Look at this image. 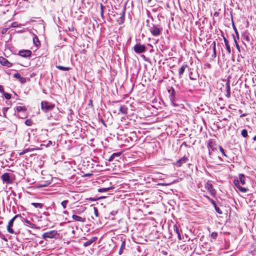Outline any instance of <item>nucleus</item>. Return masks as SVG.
I'll return each instance as SVG.
<instances>
[{"mask_svg":"<svg viewBox=\"0 0 256 256\" xmlns=\"http://www.w3.org/2000/svg\"><path fill=\"white\" fill-rule=\"evenodd\" d=\"M18 218H21L20 214H16L8 222V224L6 226V230L8 233L10 234H13L14 233V230L12 228V226H14V221Z\"/></svg>","mask_w":256,"mask_h":256,"instance_id":"obj_1","label":"nucleus"},{"mask_svg":"<svg viewBox=\"0 0 256 256\" xmlns=\"http://www.w3.org/2000/svg\"><path fill=\"white\" fill-rule=\"evenodd\" d=\"M54 106L55 105L54 104L48 102H41L42 110L44 112H47L48 111L53 110Z\"/></svg>","mask_w":256,"mask_h":256,"instance_id":"obj_2","label":"nucleus"},{"mask_svg":"<svg viewBox=\"0 0 256 256\" xmlns=\"http://www.w3.org/2000/svg\"><path fill=\"white\" fill-rule=\"evenodd\" d=\"M204 188L208 191L210 196L213 197L216 196V190L213 188L212 184L210 182L208 181L204 184Z\"/></svg>","mask_w":256,"mask_h":256,"instance_id":"obj_3","label":"nucleus"},{"mask_svg":"<svg viewBox=\"0 0 256 256\" xmlns=\"http://www.w3.org/2000/svg\"><path fill=\"white\" fill-rule=\"evenodd\" d=\"M146 50V47L144 44H137L134 46V50L136 54L144 52Z\"/></svg>","mask_w":256,"mask_h":256,"instance_id":"obj_4","label":"nucleus"},{"mask_svg":"<svg viewBox=\"0 0 256 256\" xmlns=\"http://www.w3.org/2000/svg\"><path fill=\"white\" fill-rule=\"evenodd\" d=\"M58 235L57 231L56 230H50L46 232H44L42 234V238L45 240L47 238H55Z\"/></svg>","mask_w":256,"mask_h":256,"instance_id":"obj_5","label":"nucleus"},{"mask_svg":"<svg viewBox=\"0 0 256 256\" xmlns=\"http://www.w3.org/2000/svg\"><path fill=\"white\" fill-rule=\"evenodd\" d=\"M118 112L116 110H113L114 114L118 113V114H122L124 115H126L128 114V108L126 105H120L118 107Z\"/></svg>","mask_w":256,"mask_h":256,"instance_id":"obj_6","label":"nucleus"},{"mask_svg":"<svg viewBox=\"0 0 256 256\" xmlns=\"http://www.w3.org/2000/svg\"><path fill=\"white\" fill-rule=\"evenodd\" d=\"M216 144L215 142L212 140H208L207 146L208 149V154L210 156L212 155L213 152L216 150Z\"/></svg>","mask_w":256,"mask_h":256,"instance_id":"obj_7","label":"nucleus"},{"mask_svg":"<svg viewBox=\"0 0 256 256\" xmlns=\"http://www.w3.org/2000/svg\"><path fill=\"white\" fill-rule=\"evenodd\" d=\"M188 158L186 156H184L181 158H180L179 160H176L174 163V165L178 168L181 167L184 164H186L188 161Z\"/></svg>","mask_w":256,"mask_h":256,"instance_id":"obj_8","label":"nucleus"},{"mask_svg":"<svg viewBox=\"0 0 256 256\" xmlns=\"http://www.w3.org/2000/svg\"><path fill=\"white\" fill-rule=\"evenodd\" d=\"M234 183L236 188L241 192H246L248 191V188L242 186L240 183V181L238 179H234Z\"/></svg>","mask_w":256,"mask_h":256,"instance_id":"obj_9","label":"nucleus"},{"mask_svg":"<svg viewBox=\"0 0 256 256\" xmlns=\"http://www.w3.org/2000/svg\"><path fill=\"white\" fill-rule=\"evenodd\" d=\"M150 30L153 36H157L160 34L162 29L157 26H153L150 28Z\"/></svg>","mask_w":256,"mask_h":256,"instance_id":"obj_10","label":"nucleus"},{"mask_svg":"<svg viewBox=\"0 0 256 256\" xmlns=\"http://www.w3.org/2000/svg\"><path fill=\"white\" fill-rule=\"evenodd\" d=\"M1 178L4 182H6L8 184L12 182V180L10 178V174L8 173H4L2 174Z\"/></svg>","mask_w":256,"mask_h":256,"instance_id":"obj_11","label":"nucleus"},{"mask_svg":"<svg viewBox=\"0 0 256 256\" xmlns=\"http://www.w3.org/2000/svg\"><path fill=\"white\" fill-rule=\"evenodd\" d=\"M18 54L22 57H30L32 55V52L30 50H22L19 52Z\"/></svg>","mask_w":256,"mask_h":256,"instance_id":"obj_12","label":"nucleus"},{"mask_svg":"<svg viewBox=\"0 0 256 256\" xmlns=\"http://www.w3.org/2000/svg\"><path fill=\"white\" fill-rule=\"evenodd\" d=\"M125 10L126 8H124L121 13L120 14V18L117 20V22L119 24H124V16H125Z\"/></svg>","mask_w":256,"mask_h":256,"instance_id":"obj_13","label":"nucleus"},{"mask_svg":"<svg viewBox=\"0 0 256 256\" xmlns=\"http://www.w3.org/2000/svg\"><path fill=\"white\" fill-rule=\"evenodd\" d=\"M226 94L225 96L227 98H230V82L229 80H228L226 84Z\"/></svg>","mask_w":256,"mask_h":256,"instance_id":"obj_14","label":"nucleus"},{"mask_svg":"<svg viewBox=\"0 0 256 256\" xmlns=\"http://www.w3.org/2000/svg\"><path fill=\"white\" fill-rule=\"evenodd\" d=\"M72 218L76 222H86V218L84 217H82L76 214H73L72 216Z\"/></svg>","mask_w":256,"mask_h":256,"instance_id":"obj_15","label":"nucleus"},{"mask_svg":"<svg viewBox=\"0 0 256 256\" xmlns=\"http://www.w3.org/2000/svg\"><path fill=\"white\" fill-rule=\"evenodd\" d=\"M122 154V152H116V153H114V154H112L110 156V157L109 158L108 160L109 162H112V161L114 160L116 158V160L118 161V160L116 158H119L121 156Z\"/></svg>","mask_w":256,"mask_h":256,"instance_id":"obj_16","label":"nucleus"},{"mask_svg":"<svg viewBox=\"0 0 256 256\" xmlns=\"http://www.w3.org/2000/svg\"><path fill=\"white\" fill-rule=\"evenodd\" d=\"M0 63L2 66L8 67H10L12 65V64L10 62L2 56L0 57Z\"/></svg>","mask_w":256,"mask_h":256,"instance_id":"obj_17","label":"nucleus"},{"mask_svg":"<svg viewBox=\"0 0 256 256\" xmlns=\"http://www.w3.org/2000/svg\"><path fill=\"white\" fill-rule=\"evenodd\" d=\"M14 77L18 79L21 84H24L26 82V79L25 78L22 77L20 74L17 72L14 74Z\"/></svg>","mask_w":256,"mask_h":256,"instance_id":"obj_18","label":"nucleus"},{"mask_svg":"<svg viewBox=\"0 0 256 256\" xmlns=\"http://www.w3.org/2000/svg\"><path fill=\"white\" fill-rule=\"evenodd\" d=\"M66 233L68 234L72 238H74L75 230L72 226H68L66 230Z\"/></svg>","mask_w":256,"mask_h":256,"instance_id":"obj_19","label":"nucleus"},{"mask_svg":"<svg viewBox=\"0 0 256 256\" xmlns=\"http://www.w3.org/2000/svg\"><path fill=\"white\" fill-rule=\"evenodd\" d=\"M174 232H176V234L177 235L178 240H182V238L181 234H180L181 230H179V228H178V226L176 225H174Z\"/></svg>","mask_w":256,"mask_h":256,"instance_id":"obj_20","label":"nucleus"},{"mask_svg":"<svg viewBox=\"0 0 256 256\" xmlns=\"http://www.w3.org/2000/svg\"><path fill=\"white\" fill-rule=\"evenodd\" d=\"M98 238L96 236L92 237L90 239L88 240L84 244V246H88L90 245L92 243L96 242Z\"/></svg>","mask_w":256,"mask_h":256,"instance_id":"obj_21","label":"nucleus"},{"mask_svg":"<svg viewBox=\"0 0 256 256\" xmlns=\"http://www.w3.org/2000/svg\"><path fill=\"white\" fill-rule=\"evenodd\" d=\"M244 39L248 44H250V45H252V42L253 41V40L252 38V36L249 35H246L244 37Z\"/></svg>","mask_w":256,"mask_h":256,"instance_id":"obj_22","label":"nucleus"},{"mask_svg":"<svg viewBox=\"0 0 256 256\" xmlns=\"http://www.w3.org/2000/svg\"><path fill=\"white\" fill-rule=\"evenodd\" d=\"M188 67V66L186 64H183L181 67L178 70V75L180 76L184 73L185 70L186 68Z\"/></svg>","mask_w":256,"mask_h":256,"instance_id":"obj_23","label":"nucleus"},{"mask_svg":"<svg viewBox=\"0 0 256 256\" xmlns=\"http://www.w3.org/2000/svg\"><path fill=\"white\" fill-rule=\"evenodd\" d=\"M33 42L36 47H38L40 46V42L39 40L38 37L36 35H34V37L33 38Z\"/></svg>","mask_w":256,"mask_h":256,"instance_id":"obj_24","label":"nucleus"},{"mask_svg":"<svg viewBox=\"0 0 256 256\" xmlns=\"http://www.w3.org/2000/svg\"><path fill=\"white\" fill-rule=\"evenodd\" d=\"M238 178H239V179H238V180L240 181V184L242 185H244L245 184H246V182H245L246 177H245V176L243 174H240L239 176H238Z\"/></svg>","mask_w":256,"mask_h":256,"instance_id":"obj_25","label":"nucleus"},{"mask_svg":"<svg viewBox=\"0 0 256 256\" xmlns=\"http://www.w3.org/2000/svg\"><path fill=\"white\" fill-rule=\"evenodd\" d=\"M125 246H126L125 240H123L122 242V244H121V246H120V250L118 252V254L120 255H121L122 254L123 250L125 248Z\"/></svg>","mask_w":256,"mask_h":256,"instance_id":"obj_26","label":"nucleus"},{"mask_svg":"<svg viewBox=\"0 0 256 256\" xmlns=\"http://www.w3.org/2000/svg\"><path fill=\"white\" fill-rule=\"evenodd\" d=\"M36 208H42L44 206V204L42 203H38V202H32L31 204Z\"/></svg>","mask_w":256,"mask_h":256,"instance_id":"obj_27","label":"nucleus"},{"mask_svg":"<svg viewBox=\"0 0 256 256\" xmlns=\"http://www.w3.org/2000/svg\"><path fill=\"white\" fill-rule=\"evenodd\" d=\"M198 78V75L197 74H193L192 72L190 73V78L192 80H196Z\"/></svg>","mask_w":256,"mask_h":256,"instance_id":"obj_28","label":"nucleus"},{"mask_svg":"<svg viewBox=\"0 0 256 256\" xmlns=\"http://www.w3.org/2000/svg\"><path fill=\"white\" fill-rule=\"evenodd\" d=\"M56 68L59 70H63V71H68L71 69L70 67H64L61 66H57Z\"/></svg>","mask_w":256,"mask_h":256,"instance_id":"obj_29","label":"nucleus"},{"mask_svg":"<svg viewBox=\"0 0 256 256\" xmlns=\"http://www.w3.org/2000/svg\"><path fill=\"white\" fill-rule=\"evenodd\" d=\"M16 109L18 112H26L27 110L26 108L24 106H18L16 108Z\"/></svg>","mask_w":256,"mask_h":256,"instance_id":"obj_30","label":"nucleus"},{"mask_svg":"<svg viewBox=\"0 0 256 256\" xmlns=\"http://www.w3.org/2000/svg\"><path fill=\"white\" fill-rule=\"evenodd\" d=\"M100 16L102 19H104V10L105 9V6L102 4H100Z\"/></svg>","mask_w":256,"mask_h":256,"instance_id":"obj_31","label":"nucleus"},{"mask_svg":"<svg viewBox=\"0 0 256 256\" xmlns=\"http://www.w3.org/2000/svg\"><path fill=\"white\" fill-rule=\"evenodd\" d=\"M213 46H212V50H213V55L212 56L214 58L216 57V42L215 41H214L212 42Z\"/></svg>","mask_w":256,"mask_h":256,"instance_id":"obj_32","label":"nucleus"},{"mask_svg":"<svg viewBox=\"0 0 256 256\" xmlns=\"http://www.w3.org/2000/svg\"><path fill=\"white\" fill-rule=\"evenodd\" d=\"M68 203V200H64L61 202V206H62L63 208L65 209L66 208V206Z\"/></svg>","mask_w":256,"mask_h":256,"instance_id":"obj_33","label":"nucleus"},{"mask_svg":"<svg viewBox=\"0 0 256 256\" xmlns=\"http://www.w3.org/2000/svg\"><path fill=\"white\" fill-rule=\"evenodd\" d=\"M218 233L216 232H212L210 235V238H212L213 240H216L218 236Z\"/></svg>","mask_w":256,"mask_h":256,"instance_id":"obj_34","label":"nucleus"},{"mask_svg":"<svg viewBox=\"0 0 256 256\" xmlns=\"http://www.w3.org/2000/svg\"><path fill=\"white\" fill-rule=\"evenodd\" d=\"M110 190V188H101L98 190V192H108Z\"/></svg>","mask_w":256,"mask_h":256,"instance_id":"obj_35","label":"nucleus"},{"mask_svg":"<svg viewBox=\"0 0 256 256\" xmlns=\"http://www.w3.org/2000/svg\"><path fill=\"white\" fill-rule=\"evenodd\" d=\"M3 95L4 96V98L6 99V100H10L11 98H12V95L11 94H9V93H6V92H4L3 94Z\"/></svg>","mask_w":256,"mask_h":256,"instance_id":"obj_36","label":"nucleus"},{"mask_svg":"<svg viewBox=\"0 0 256 256\" xmlns=\"http://www.w3.org/2000/svg\"><path fill=\"white\" fill-rule=\"evenodd\" d=\"M241 134L243 137L246 138L248 136V132L246 129H244L242 130Z\"/></svg>","mask_w":256,"mask_h":256,"instance_id":"obj_37","label":"nucleus"},{"mask_svg":"<svg viewBox=\"0 0 256 256\" xmlns=\"http://www.w3.org/2000/svg\"><path fill=\"white\" fill-rule=\"evenodd\" d=\"M219 149L220 152H222V154L225 157L227 158L228 156L225 154L224 149L222 148V146H219Z\"/></svg>","mask_w":256,"mask_h":256,"instance_id":"obj_38","label":"nucleus"},{"mask_svg":"<svg viewBox=\"0 0 256 256\" xmlns=\"http://www.w3.org/2000/svg\"><path fill=\"white\" fill-rule=\"evenodd\" d=\"M25 124L28 126H30L32 124V122L31 120L28 119L26 120Z\"/></svg>","mask_w":256,"mask_h":256,"instance_id":"obj_39","label":"nucleus"},{"mask_svg":"<svg viewBox=\"0 0 256 256\" xmlns=\"http://www.w3.org/2000/svg\"><path fill=\"white\" fill-rule=\"evenodd\" d=\"M94 215L96 217H98L99 216V213H98V208L96 207H94Z\"/></svg>","mask_w":256,"mask_h":256,"instance_id":"obj_40","label":"nucleus"},{"mask_svg":"<svg viewBox=\"0 0 256 256\" xmlns=\"http://www.w3.org/2000/svg\"><path fill=\"white\" fill-rule=\"evenodd\" d=\"M8 108H2V111H3V116L4 117V118H6V112H7V110H8Z\"/></svg>","mask_w":256,"mask_h":256,"instance_id":"obj_41","label":"nucleus"},{"mask_svg":"<svg viewBox=\"0 0 256 256\" xmlns=\"http://www.w3.org/2000/svg\"><path fill=\"white\" fill-rule=\"evenodd\" d=\"M24 223L27 224H29L30 226L31 227H32V228L34 227V224H32L30 220L26 219V220H24Z\"/></svg>","mask_w":256,"mask_h":256,"instance_id":"obj_42","label":"nucleus"},{"mask_svg":"<svg viewBox=\"0 0 256 256\" xmlns=\"http://www.w3.org/2000/svg\"><path fill=\"white\" fill-rule=\"evenodd\" d=\"M225 45H226V50H227L228 53L229 54H230L231 53V50H230V44H226Z\"/></svg>","mask_w":256,"mask_h":256,"instance_id":"obj_43","label":"nucleus"},{"mask_svg":"<svg viewBox=\"0 0 256 256\" xmlns=\"http://www.w3.org/2000/svg\"><path fill=\"white\" fill-rule=\"evenodd\" d=\"M214 208H215V210L219 214H222V211L220 210V208L217 206H214Z\"/></svg>","mask_w":256,"mask_h":256,"instance_id":"obj_44","label":"nucleus"},{"mask_svg":"<svg viewBox=\"0 0 256 256\" xmlns=\"http://www.w3.org/2000/svg\"><path fill=\"white\" fill-rule=\"evenodd\" d=\"M234 42H235L236 46V47L237 50H238L239 52H240V46H239V45H238V42H237V41H236V38H235L234 37Z\"/></svg>","mask_w":256,"mask_h":256,"instance_id":"obj_45","label":"nucleus"},{"mask_svg":"<svg viewBox=\"0 0 256 256\" xmlns=\"http://www.w3.org/2000/svg\"><path fill=\"white\" fill-rule=\"evenodd\" d=\"M34 148H26V149H24V152L25 154L28 152H32L34 150Z\"/></svg>","mask_w":256,"mask_h":256,"instance_id":"obj_46","label":"nucleus"},{"mask_svg":"<svg viewBox=\"0 0 256 256\" xmlns=\"http://www.w3.org/2000/svg\"><path fill=\"white\" fill-rule=\"evenodd\" d=\"M88 105L92 108H94V104H92V99L89 100Z\"/></svg>","mask_w":256,"mask_h":256,"instance_id":"obj_47","label":"nucleus"},{"mask_svg":"<svg viewBox=\"0 0 256 256\" xmlns=\"http://www.w3.org/2000/svg\"><path fill=\"white\" fill-rule=\"evenodd\" d=\"M9 28H2V32H2V34H5L7 32V31L8 30Z\"/></svg>","mask_w":256,"mask_h":256,"instance_id":"obj_48","label":"nucleus"},{"mask_svg":"<svg viewBox=\"0 0 256 256\" xmlns=\"http://www.w3.org/2000/svg\"><path fill=\"white\" fill-rule=\"evenodd\" d=\"M0 92L2 94L4 92V87L1 85H0Z\"/></svg>","mask_w":256,"mask_h":256,"instance_id":"obj_49","label":"nucleus"},{"mask_svg":"<svg viewBox=\"0 0 256 256\" xmlns=\"http://www.w3.org/2000/svg\"><path fill=\"white\" fill-rule=\"evenodd\" d=\"M0 236V237H1V238H2L3 240H4V241H6V242H7V241H8L7 239L5 238L4 236V234H2Z\"/></svg>","mask_w":256,"mask_h":256,"instance_id":"obj_50","label":"nucleus"},{"mask_svg":"<svg viewBox=\"0 0 256 256\" xmlns=\"http://www.w3.org/2000/svg\"><path fill=\"white\" fill-rule=\"evenodd\" d=\"M18 116L20 118H26L28 116L27 114H24L23 116H22L20 117V116Z\"/></svg>","mask_w":256,"mask_h":256,"instance_id":"obj_51","label":"nucleus"},{"mask_svg":"<svg viewBox=\"0 0 256 256\" xmlns=\"http://www.w3.org/2000/svg\"><path fill=\"white\" fill-rule=\"evenodd\" d=\"M224 38V42L226 44H228V40L226 39V38L224 37V36H223Z\"/></svg>","mask_w":256,"mask_h":256,"instance_id":"obj_52","label":"nucleus"},{"mask_svg":"<svg viewBox=\"0 0 256 256\" xmlns=\"http://www.w3.org/2000/svg\"><path fill=\"white\" fill-rule=\"evenodd\" d=\"M210 202H211V203L212 204V205H213L214 206H216V203L215 202H214V200H210Z\"/></svg>","mask_w":256,"mask_h":256,"instance_id":"obj_53","label":"nucleus"},{"mask_svg":"<svg viewBox=\"0 0 256 256\" xmlns=\"http://www.w3.org/2000/svg\"><path fill=\"white\" fill-rule=\"evenodd\" d=\"M219 14V12H215L214 14V16H218Z\"/></svg>","mask_w":256,"mask_h":256,"instance_id":"obj_54","label":"nucleus"},{"mask_svg":"<svg viewBox=\"0 0 256 256\" xmlns=\"http://www.w3.org/2000/svg\"><path fill=\"white\" fill-rule=\"evenodd\" d=\"M25 154V153H24V150H22V152H20L19 154V155H20V156H22V155H23V154Z\"/></svg>","mask_w":256,"mask_h":256,"instance_id":"obj_55","label":"nucleus"},{"mask_svg":"<svg viewBox=\"0 0 256 256\" xmlns=\"http://www.w3.org/2000/svg\"><path fill=\"white\" fill-rule=\"evenodd\" d=\"M204 197H205L208 200H210V198L208 196H206V195H204Z\"/></svg>","mask_w":256,"mask_h":256,"instance_id":"obj_56","label":"nucleus"},{"mask_svg":"<svg viewBox=\"0 0 256 256\" xmlns=\"http://www.w3.org/2000/svg\"><path fill=\"white\" fill-rule=\"evenodd\" d=\"M246 116V114H241V115L240 116V118H242V117L244 116Z\"/></svg>","mask_w":256,"mask_h":256,"instance_id":"obj_57","label":"nucleus"},{"mask_svg":"<svg viewBox=\"0 0 256 256\" xmlns=\"http://www.w3.org/2000/svg\"><path fill=\"white\" fill-rule=\"evenodd\" d=\"M253 140H256V136H254L253 138Z\"/></svg>","mask_w":256,"mask_h":256,"instance_id":"obj_58","label":"nucleus"},{"mask_svg":"<svg viewBox=\"0 0 256 256\" xmlns=\"http://www.w3.org/2000/svg\"><path fill=\"white\" fill-rule=\"evenodd\" d=\"M46 186V185H41V186H40V187H42V186Z\"/></svg>","mask_w":256,"mask_h":256,"instance_id":"obj_59","label":"nucleus"},{"mask_svg":"<svg viewBox=\"0 0 256 256\" xmlns=\"http://www.w3.org/2000/svg\"><path fill=\"white\" fill-rule=\"evenodd\" d=\"M14 23H13V24H12V27H14V26H14Z\"/></svg>","mask_w":256,"mask_h":256,"instance_id":"obj_60","label":"nucleus"},{"mask_svg":"<svg viewBox=\"0 0 256 256\" xmlns=\"http://www.w3.org/2000/svg\"><path fill=\"white\" fill-rule=\"evenodd\" d=\"M66 212H67V211H66V210H65V211H64V214H66Z\"/></svg>","mask_w":256,"mask_h":256,"instance_id":"obj_61","label":"nucleus"},{"mask_svg":"<svg viewBox=\"0 0 256 256\" xmlns=\"http://www.w3.org/2000/svg\"><path fill=\"white\" fill-rule=\"evenodd\" d=\"M149 46H152L150 44H148Z\"/></svg>","mask_w":256,"mask_h":256,"instance_id":"obj_62","label":"nucleus"},{"mask_svg":"<svg viewBox=\"0 0 256 256\" xmlns=\"http://www.w3.org/2000/svg\"><path fill=\"white\" fill-rule=\"evenodd\" d=\"M239 112H242V110H239Z\"/></svg>","mask_w":256,"mask_h":256,"instance_id":"obj_63","label":"nucleus"},{"mask_svg":"<svg viewBox=\"0 0 256 256\" xmlns=\"http://www.w3.org/2000/svg\"><path fill=\"white\" fill-rule=\"evenodd\" d=\"M2 234V232H0V236Z\"/></svg>","mask_w":256,"mask_h":256,"instance_id":"obj_64","label":"nucleus"}]
</instances>
